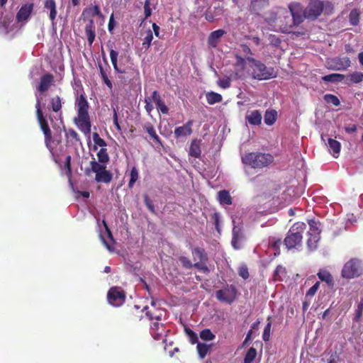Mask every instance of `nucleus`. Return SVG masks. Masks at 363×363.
Returning <instances> with one entry per match:
<instances>
[{
  "instance_id": "obj_17",
  "label": "nucleus",
  "mask_w": 363,
  "mask_h": 363,
  "mask_svg": "<svg viewBox=\"0 0 363 363\" xmlns=\"http://www.w3.org/2000/svg\"><path fill=\"white\" fill-rule=\"evenodd\" d=\"M226 33L223 29L211 32L208 38L207 43L209 47L215 48L219 44L220 38Z\"/></svg>"
},
{
  "instance_id": "obj_25",
  "label": "nucleus",
  "mask_w": 363,
  "mask_h": 363,
  "mask_svg": "<svg viewBox=\"0 0 363 363\" xmlns=\"http://www.w3.org/2000/svg\"><path fill=\"white\" fill-rule=\"evenodd\" d=\"M65 138L67 143L76 145L77 143H82L79 134L72 128L65 130Z\"/></svg>"
},
{
  "instance_id": "obj_5",
  "label": "nucleus",
  "mask_w": 363,
  "mask_h": 363,
  "mask_svg": "<svg viewBox=\"0 0 363 363\" xmlns=\"http://www.w3.org/2000/svg\"><path fill=\"white\" fill-rule=\"evenodd\" d=\"M247 60L252 68V77L258 80L268 79L274 77V69L267 68L264 64L255 59L247 57Z\"/></svg>"
},
{
  "instance_id": "obj_31",
  "label": "nucleus",
  "mask_w": 363,
  "mask_h": 363,
  "mask_svg": "<svg viewBox=\"0 0 363 363\" xmlns=\"http://www.w3.org/2000/svg\"><path fill=\"white\" fill-rule=\"evenodd\" d=\"M308 238L307 240V245L309 250H314L317 248L318 242L320 240V233H308Z\"/></svg>"
},
{
  "instance_id": "obj_3",
  "label": "nucleus",
  "mask_w": 363,
  "mask_h": 363,
  "mask_svg": "<svg viewBox=\"0 0 363 363\" xmlns=\"http://www.w3.org/2000/svg\"><path fill=\"white\" fill-rule=\"evenodd\" d=\"M274 160L272 154L261 152L246 153L242 157V163L253 169L267 167L274 162Z\"/></svg>"
},
{
  "instance_id": "obj_1",
  "label": "nucleus",
  "mask_w": 363,
  "mask_h": 363,
  "mask_svg": "<svg viewBox=\"0 0 363 363\" xmlns=\"http://www.w3.org/2000/svg\"><path fill=\"white\" fill-rule=\"evenodd\" d=\"M75 106L77 118L74 119V123L82 133L88 135L91 132V123L88 112L89 104L84 92L77 97Z\"/></svg>"
},
{
  "instance_id": "obj_50",
  "label": "nucleus",
  "mask_w": 363,
  "mask_h": 363,
  "mask_svg": "<svg viewBox=\"0 0 363 363\" xmlns=\"http://www.w3.org/2000/svg\"><path fill=\"white\" fill-rule=\"evenodd\" d=\"M351 82L358 84L363 81V73L360 72H355L349 75Z\"/></svg>"
},
{
  "instance_id": "obj_7",
  "label": "nucleus",
  "mask_w": 363,
  "mask_h": 363,
  "mask_svg": "<svg viewBox=\"0 0 363 363\" xmlns=\"http://www.w3.org/2000/svg\"><path fill=\"white\" fill-rule=\"evenodd\" d=\"M91 170L96 174L95 180L97 182L110 183L113 179L111 172L106 169V165L99 164L94 158L90 161Z\"/></svg>"
},
{
  "instance_id": "obj_26",
  "label": "nucleus",
  "mask_w": 363,
  "mask_h": 363,
  "mask_svg": "<svg viewBox=\"0 0 363 363\" xmlns=\"http://www.w3.org/2000/svg\"><path fill=\"white\" fill-rule=\"evenodd\" d=\"M44 8L50 11L49 18L52 22L57 16V6L55 0H46L44 4Z\"/></svg>"
},
{
  "instance_id": "obj_24",
  "label": "nucleus",
  "mask_w": 363,
  "mask_h": 363,
  "mask_svg": "<svg viewBox=\"0 0 363 363\" xmlns=\"http://www.w3.org/2000/svg\"><path fill=\"white\" fill-rule=\"evenodd\" d=\"M201 140L194 139L191 141L189 152L190 156L195 158H198L200 157L201 153Z\"/></svg>"
},
{
  "instance_id": "obj_49",
  "label": "nucleus",
  "mask_w": 363,
  "mask_h": 363,
  "mask_svg": "<svg viewBox=\"0 0 363 363\" xmlns=\"http://www.w3.org/2000/svg\"><path fill=\"white\" fill-rule=\"evenodd\" d=\"M265 21L269 25L273 23H279V18H277V13L274 11H270L267 16L264 18Z\"/></svg>"
},
{
  "instance_id": "obj_40",
  "label": "nucleus",
  "mask_w": 363,
  "mask_h": 363,
  "mask_svg": "<svg viewBox=\"0 0 363 363\" xmlns=\"http://www.w3.org/2000/svg\"><path fill=\"white\" fill-rule=\"evenodd\" d=\"M139 179V172L138 169L135 167H133L130 172V180L128 182V188L132 189L135 182Z\"/></svg>"
},
{
  "instance_id": "obj_10",
  "label": "nucleus",
  "mask_w": 363,
  "mask_h": 363,
  "mask_svg": "<svg viewBox=\"0 0 363 363\" xmlns=\"http://www.w3.org/2000/svg\"><path fill=\"white\" fill-rule=\"evenodd\" d=\"M237 290L233 285L227 286V287L216 291V297L223 303L231 304L236 298Z\"/></svg>"
},
{
  "instance_id": "obj_4",
  "label": "nucleus",
  "mask_w": 363,
  "mask_h": 363,
  "mask_svg": "<svg viewBox=\"0 0 363 363\" xmlns=\"http://www.w3.org/2000/svg\"><path fill=\"white\" fill-rule=\"evenodd\" d=\"M363 274V264L358 258H351L343 266L341 276L346 279L358 278Z\"/></svg>"
},
{
  "instance_id": "obj_56",
  "label": "nucleus",
  "mask_w": 363,
  "mask_h": 363,
  "mask_svg": "<svg viewBox=\"0 0 363 363\" xmlns=\"http://www.w3.org/2000/svg\"><path fill=\"white\" fill-rule=\"evenodd\" d=\"M217 84L222 89H228L231 85V79L228 77L219 79L217 82Z\"/></svg>"
},
{
  "instance_id": "obj_14",
  "label": "nucleus",
  "mask_w": 363,
  "mask_h": 363,
  "mask_svg": "<svg viewBox=\"0 0 363 363\" xmlns=\"http://www.w3.org/2000/svg\"><path fill=\"white\" fill-rule=\"evenodd\" d=\"M54 83V76L50 73H46L40 77L37 89L40 93H45Z\"/></svg>"
},
{
  "instance_id": "obj_54",
  "label": "nucleus",
  "mask_w": 363,
  "mask_h": 363,
  "mask_svg": "<svg viewBox=\"0 0 363 363\" xmlns=\"http://www.w3.org/2000/svg\"><path fill=\"white\" fill-rule=\"evenodd\" d=\"M363 311V301H360L358 303L357 308L355 310V315L354 318V321L358 323L360 321Z\"/></svg>"
},
{
  "instance_id": "obj_12",
  "label": "nucleus",
  "mask_w": 363,
  "mask_h": 363,
  "mask_svg": "<svg viewBox=\"0 0 363 363\" xmlns=\"http://www.w3.org/2000/svg\"><path fill=\"white\" fill-rule=\"evenodd\" d=\"M286 16V18L289 19V22H287L286 24H282L281 26L283 28V32L287 33L289 31L291 28H292L295 26L299 25L303 21V19L306 18L304 17V13H294L289 15V12L285 11H284Z\"/></svg>"
},
{
  "instance_id": "obj_20",
  "label": "nucleus",
  "mask_w": 363,
  "mask_h": 363,
  "mask_svg": "<svg viewBox=\"0 0 363 363\" xmlns=\"http://www.w3.org/2000/svg\"><path fill=\"white\" fill-rule=\"evenodd\" d=\"M85 34L90 46L92 45L96 37V27L93 19H88L84 28Z\"/></svg>"
},
{
  "instance_id": "obj_6",
  "label": "nucleus",
  "mask_w": 363,
  "mask_h": 363,
  "mask_svg": "<svg viewBox=\"0 0 363 363\" xmlns=\"http://www.w3.org/2000/svg\"><path fill=\"white\" fill-rule=\"evenodd\" d=\"M324 7L332 9L330 2L319 0H311L303 11L304 17L308 19L315 20L319 17L323 11Z\"/></svg>"
},
{
  "instance_id": "obj_36",
  "label": "nucleus",
  "mask_w": 363,
  "mask_h": 363,
  "mask_svg": "<svg viewBox=\"0 0 363 363\" xmlns=\"http://www.w3.org/2000/svg\"><path fill=\"white\" fill-rule=\"evenodd\" d=\"M360 13H361L359 11V10L357 9H354L351 10V11L350 12L348 18H349V22L352 26H356L359 24V19H360Z\"/></svg>"
},
{
  "instance_id": "obj_53",
  "label": "nucleus",
  "mask_w": 363,
  "mask_h": 363,
  "mask_svg": "<svg viewBox=\"0 0 363 363\" xmlns=\"http://www.w3.org/2000/svg\"><path fill=\"white\" fill-rule=\"evenodd\" d=\"M153 39L152 32L150 30H148L146 33V35L144 38L143 46L145 48V50H147L152 43V40Z\"/></svg>"
},
{
  "instance_id": "obj_62",
  "label": "nucleus",
  "mask_w": 363,
  "mask_h": 363,
  "mask_svg": "<svg viewBox=\"0 0 363 363\" xmlns=\"http://www.w3.org/2000/svg\"><path fill=\"white\" fill-rule=\"evenodd\" d=\"M269 43L273 46L278 47L281 44V40L276 35L270 34L268 37Z\"/></svg>"
},
{
  "instance_id": "obj_58",
  "label": "nucleus",
  "mask_w": 363,
  "mask_h": 363,
  "mask_svg": "<svg viewBox=\"0 0 363 363\" xmlns=\"http://www.w3.org/2000/svg\"><path fill=\"white\" fill-rule=\"evenodd\" d=\"M281 243V239H275V238H270L269 240V245L275 251H279Z\"/></svg>"
},
{
  "instance_id": "obj_48",
  "label": "nucleus",
  "mask_w": 363,
  "mask_h": 363,
  "mask_svg": "<svg viewBox=\"0 0 363 363\" xmlns=\"http://www.w3.org/2000/svg\"><path fill=\"white\" fill-rule=\"evenodd\" d=\"M200 337L205 341H210L214 340L216 335L211 331L210 329H203L200 332Z\"/></svg>"
},
{
  "instance_id": "obj_64",
  "label": "nucleus",
  "mask_w": 363,
  "mask_h": 363,
  "mask_svg": "<svg viewBox=\"0 0 363 363\" xmlns=\"http://www.w3.org/2000/svg\"><path fill=\"white\" fill-rule=\"evenodd\" d=\"M320 286V282L317 281L313 286H311L306 292V296H313L318 291Z\"/></svg>"
},
{
  "instance_id": "obj_41",
  "label": "nucleus",
  "mask_w": 363,
  "mask_h": 363,
  "mask_svg": "<svg viewBox=\"0 0 363 363\" xmlns=\"http://www.w3.org/2000/svg\"><path fill=\"white\" fill-rule=\"evenodd\" d=\"M196 349L200 358L203 359L209 352L211 345H208L205 343L198 342Z\"/></svg>"
},
{
  "instance_id": "obj_46",
  "label": "nucleus",
  "mask_w": 363,
  "mask_h": 363,
  "mask_svg": "<svg viewBox=\"0 0 363 363\" xmlns=\"http://www.w3.org/2000/svg\"><path fill=\"white\" fill-rule=\"evenodd\" d=\"M257 356V350L254 347H250L247 352L245 358L244 363H252Z\"/></svg>"
},
{
  "instance_id": "obj_44",
  "label": "nucleus",
  "mask_w": 363,
  "mask_h": 363,
  "mask_svg": "<svg viewBox=\"0 0 363 363\" xmlns=\"http://www.w3.org/2000/svg\"><path fill=\"white\" fill-rule=\"evenodd\" d=\"M147 309L148 307L145 306L142 309V311H146L145 315L149 318L150 320H155V322H160L162 320V314L160 311H157V313H151L150 311H148Z\"/></svg>"
},
{
  "instance_id": "obj_35",
  "label": "nucleus",
  "mask_w": 363,
  "mask_h": 363,
  "mask_svg": "<svg viewBox=\"0 0 363 363\" xmlns=\"http://www.w3.org/2000/svg\"><path fill=\"white\" fill-rule=\"evenodd\" d=\"M206 98L208 104L210 105L220 103L223 99V97L220 94L213 91L206 93Z\"/></svg>"
},
{
  "instance_id": "obj_27",
  "label": "nucleus",
  "mask_w": 363,
  "mask_h": 363,
  "mask_svg": "<svg viewBox=\"0 0 363 363\" xmlns=\"http://www.w3.org/2000/svg\"><path fill=\"white\" fill-rule=\"evenodd\" d=\"M118 52L117 51L114 50L111 48L110 49V58H111V61L113 65L114 71L116 73L124 74V73H125V70L124 69L121 68L118 65Z\"/></svg>"
},
{
  "instance_id": "obj_55",
  "label": "nucleus",
  "mask_w": 363,
  "mask_h": 363,
  "mask_svg": "<svg viewBox=\"0 0 363 363\" xmlns=\"http://www.w3.org/2000/svg\"><path fill=\"white\" fill-rule=\"evenodd\" d=\"M99 70H100V75L101 77L104 82L110 89H112L113 85L111 80L108 79L106 72L104 71L103 67L101 65H99Z\"/></svg>"
},
{
  "instance_id": "obj_15",
  "label": "nucleus",
  "mask_w": 363,
  "mask_h": 363,
  "mask_svg": "<svg viewBox=\"0 0 363 363\" xmlns=\"http://www.w3.org/2000/svg\"><path fill=\"white\" fill-rule=\"evenodd\" d=\"M193 124L194 121L189 120L184 125L176 128L174 131L175 138H179L191 135Z\"/></svg>"
},
{
  "instance_id": "obj_34",
  "label": "nucleus",
  "mask_w": 363,
  "mask_h": 363,
  "mask_svg": "<svg viewBox=\"0 0 363 363\" xmlns=\"http://www.w3.org/2000/svg\"><path fill=\"white\" fill-rule=\"evenodd\" d=\"M345 78V76L342 74L333 73L330 74L322 77V80L325 82L337 83L342 82Z\"/></svg>"
},
{
  "instance_id": "obj_23",
  "label": "nucleus",
  "mask_w": 363,
  "mask_h": 363,
  "mask_svg": "<svg viewBox=\"0 0 363 363\" xmlns=\"http://www.w3.org/2000/svg\"><path fill=\"white\" fill-rule=\"evenodd\" d=\"M96 16H101L100 7L98 5H94L91 7L84 9L82 13V16L84 21H88V19H92V18Z\"/></svg>"
},
{
  "instance_id": "obj_33",
  "label": "nucleus",
  "mask_w": 363,
  "mask_h": 363,
  "mask_svg": "<svg viewBox=\"0 0 363 363\" xmlns=\"http://www.w3.org/2000/svg\"><path fill=\"white\" fill-rule=\"evenodd\" d=\"M318 277L322 281L325 282L329 286H333L334 280L331 274L329 272L326 270H320L318 273Z\"/></svg>"
},
{
  "instance_id": "obj_60",
  "label": "nucleus",
  "mask_w": 363,
  "mask_h": 363,
  "mask_svg": "<svg viewBox=\"0 0 363 363\" xmlns=\"http://www.w3.org/2000/svg\"><path fill=\"white\" fill-rule=\"evenodd\" d=\"M283 273H285V268H284L281 265H278L274 272V274H273L274 279L275 281H281V278L280 277V274H283Z\"/></svg>"
},
{
  "instance_id": "obj_39",
  "label": "nucleus",
  "mask_w": 363,
  "mask_h": 363,
  "mask_svg": "<svg viewBox=\"0 0 363 363\" xmlns=\"http://www.w3.org/2000/svg\"><path fill=\"white\" fill-rule=\"evenodd\" d=\"M277 113L275 110L267 111L264 114V123L272 125L277 120Z\"/></svg>"
},
{
  "instance_id": "obj_21",
  "label": "nucleus",
  "mask_w": 363,
  "mask_h": 363,
  "mask_svg": "<svg viewBox=\"0 0 363 363\" xmlns=\"http://www.w3.org/2000/svg\"><path fill=\"white\" fill-rule=\"evenodd\" d=\"M143 129L147 133H148L149 136H150V140H152L153 142L157 144V145H162V141H161V139L160 138V137L158 136V135L156 133V131H155V127L154 125L150 123V122H147L145 123L143 126Z\"/></svg>"
},
{
  "instance_id": "obj_37",
  "label": "nucleus",
  "mask_w": 363,
  "mask_h": 363,
  "mask_svg": "<svg viewBox=\"0 0 363 363\" xmlns=\"http://www.w3.org/2000/svg\"><path fill=\"white\" fill-rule=\"evenodd\" d=\"M242 238V234L239 228L236 227L233 228V238L231 240L232 245L235 249H240V247L237 244Z\"/></svg>"
},
{
  "instance_id": "obj_8",
  "label": "nucleus",
  "mask_w": 363,
  "mask_h": 363,
  "mask_svg": "<svg viewBox=\"0 0 363 363\" xmlns=\"http://www.w3.org/2000/svg\"><path fill=\"white\" fill-rule=\"evenodd\" d=\"M35 108L38 122L40 125L41 130L43 131L45 135V145L47 147H48L52 142V132L48 125L46 118L44 117L43 112L40 106V101L39 99L37 100Z\"/></svg>"
},
{
  "instance_id": "obj_13",
  "label": "nucleus",
  "mask_w": 363,
  "mask_h": 363,
  "mask_svg": "<svg viewBox=\"0 0 363 363\" xmlns=\"http://www.w3.org/2000/svg\"><path fill=\"white\" fill-rule=\"evenodd\" d=\"M150 334L156 340H165L166 330L164 324L160 322H153L150 325Z\"/></svg>"
},
{
  "instance_id": "obj_51",
  "label": "nucleus",
  "mask_w": 363,
  "mask_h": 363,
  "mask_svg": "<svg viewBox=\"0 0 363 363\" xmlns=\"http://www.w3.org/2000/svg\"><path fill=\"white\" fill-rule=\"evenodd\" d=\"M271 318L268 317L267 320L268 323L264 327L263 335H262V339L264 341L267 342L269 340L270 338V331H271V327H272V322L270 320Z\"/></svg>"
},
{
  "instance_id": "obj_18",
  "label": "nucleus",
  "mask_w": 363,
  "mask_h": 363,
  "mask_svg": "<svg viewBox=\"0 0 363 363\" xmlns=\"http://www.w3.org/2000/svg\"><path fill=\"white\" fill-rule=\"evenodd\" d=\"M34 4L33 3L26 4L23 5L16 14V19L18 21H23L27 20L33 10Z\"/></svg>"
},
{
  "instance_id": "obj_32",
  "label": "nucleus",
  "mask_w": 363,
  "mask_h": 363,
  "mask_svg": "<svg viewBox=\"0 0 363 363\" xmlns=\"http://www.w3.org/2000/svg\"><path fill=\"white\" fill-rule=\"evenodd\" d=\"M50 104L52 111L58 113L61 111L62 107V99L59 96H55L50 98Z\"/></svg>"
},
{
  "instance_id": "obj_16",
  "label": "nucleus",
  "mask_w": 363,
  "mask_h": 363,
  "mask_svg": "<svg viewBox=\"0 0 363 363\" xmlns=\"http://www.w3.org/2000/svg\"><path fill=\"white\" fill-rule=\"evenodd\" d=\"M269 5V0H250L249 10L252 13L257 15L259 12L268 7Z\"/></svg>"
},
{
  "instance_id": "obj_57",
  "label": "nucleus",
  "mask_w": 363,
  "mask_h": 363,
  "mask_svg": "<svg viewBox=\"0 0 363 363\" xmlns=\"http://www.w3.org/2000/svg\"><path fill=\"white\" fill-rule=\"evenodd\" d=\"M179 260L181 262L182 267L185 269H191L194 267V264L191 262V260L184 256H180L179 257Z\"/></svg>"
},
{
  "instance_id": "obj_43",
  "label": "nucleus",
  "mask_w": 363,
  "mask_h": 363,
  "mask_svg": "<svg viewBox=\"0 0 363 363\" xmlns=\"http://www.w3.org/2000/svg\"><path fill=\"white\" fill-rule=\"evenodd\" d=\"M93 140L94 143V146L93 147L94 150H96L99 147H101V148H105V147L107 145L106 141L101 138L99 133L95 132L93 133Z\"/></svg>"
},
{
  "instance_id": "obj_59",
  "label": "nucleus",
  "mask_w": 363,
  "mask_h": 363,
  "mask_svg": "<svg viewBox=\"0 0 363 363\" xmlns=\"http://www.w3.org/2000/svg\"><path fill=\"white\" fill-rule=\"evenodd\" d=\"M144 203L146 207L152 213H155V208L153 201L149 198L147 194L144 195Z\"/></svg>"
},
{
  "instance_id": "obj_2",
  "label": "nucleus",
  "mask_w": 363,
  "mask_h": 363,
  "mask_svg": "<svg viewBox=\"0 0 363 363\" xmlns=\"http://www.w3.org/2000/svg\"><path fill=\"white\" fill-rule=\"evenodd\" d=\"M306 229V224L303 222L293 224L284 240V244L288 250L298 249L301 247L303 234Z\"/></svg>"
},
{
  "instance_id": "obj_45",
  "label": "nucleus",
  "mask_w": 363,
  "mask_h": 363,
  "mask_svg": "<svg viewBox=\"0 0 363 363\" xmlns=\"http://www.w3.org/2000/svg\"><path fill=\"white\" fill-rule=\"evenodd\" d=\"M184 332H185L186 335H187L189 342L192 345H194V344L199 342V337H198L197 334L195 332H194L191 328H189L188 327H185Z\"/></svg>"
},
{
  "instance_id": "obj_47",
  "label": "nucleus",
  "mask_w": 363,
  "mask_h": 363,
  "mask_svg": "<svg viewBox=\"0 0 363 363\" xmlns=\"http://www.w3.org/2000/svg\"><path fill=\"white\" fill-rule=\"evenodd\" d=\"M289 9L290 11V13H289V15L303 12L301 4L298 2H292L289 4Z\"/></svg>"
},
{
  "instance_id": "obj_52",
  "label": "nucleus",
  "mask_w": 363,
  "mask_h": 363,
  "mask_svg": "<svg viewBox=\"0 0 363 363\" xmlns=\"http://www.w3.org/2000/svg\"><path fill=\"white\" fill-rule=\"evenodd\" d=\"M324 100L327 103L332 104L335 106H338L340 104V101L339 99L333 94H325L324 96Z\"/></svg>"
},
{
  "instance_id": "obj_63",
  "label": "nucleus",
  "mask_w": 363,
  "mask_h": 363,
  "mask_svg": "<svg viewBox=\"0 0 363 363\" xmlns=\"http://www.w3.org/2000/svg\"><path fill=\"white\" fill-rule=\"evenodd\" d=\"M71 160L72 157L70 155H67L65 162V168L66 169V173L69 177L72 176V167H71Z\"/></svg>"
},
{
  "instance_id": "obj_9",
  "label": "nucleus",
  "mask_w": 363,
  "mask_h": 363,
  "mask_svg": "<svg viewBox=\"0 0 363 363\" xmlns=\"http://www.w3.org/2000/svg\"><path fill=\"white\" fill-rule=\"evenodd\" d=\"M192 256L194 259L199 260L194 264L195 268L198 270L208 274L210 272V269L206 265V262L208 260V255L203 247H196L191 250Z\"/></svg>"
},
{
  "instance_id": "obj_61",
  "label": "nucleus",
  "mask_w": 363,
  "mask_h": 363,
  "mask_svg": "<svg viewBox=\"0 0 363 363\" xmlns=\"http://www.w3.org/2000/svg\"><path fill=\"white\" fill-rule=\"evenodd\" d=\"M308 224L310 226V230L308 232V233H320V230H319L318 222H316L315 220L312 219V220H308Z\"/></svg>"
},
{
  "instance_id": "obj_19",
  "label": "nucleus",
  "mask_w": 363,
  "mask_h": 363,
  "mask_svg": "<svg viewBox=\"0 0 363 363\" xmlns=\"http://www.w3.org/2000/svg\"><path fill=\"white\" fill-rule=\"evenodd\" d=\"M246 61L247 57L244 59L243 57L236 55V62L234 65L235 72L234 74V78L236 79H242L244 76L242 72L245 70L246 67Z\"/></svg>"
},
{
  "instance_id": "obj_38",
  "label": "nucleus",
  "mask_w": 363,
  "mask_h": 363,
  "mask_svg": "<svg viewBox=\"0 0 363 363\" xmlns=\"http://www.w3.org/2000/svg\"><path fill=\"white\" fill-rule=\"evenodd\" d=\"M98 163L106 165L109 162L110 157L106 148H101L97 152Z\"/></svg>"
},
{
  "instance_id": "obj_11",
  "label": "nucleus",
  "mask_w": 363,
  "mask_h": 363,
  "mask_svg": "<svg viewBox=\"0 0 363 363\" xmlns=\"http://www.w3.org/2000/svg\"><path fill=\"white\" fill-rule=\"evenodd\" d=\"M107 298L110 304L119 306L124 303L125 294L120 287H111L108 292Z\"/></svg>"
},
{
  "instance_id": "obj_42",
  "label": "nucleus",
  "mask_w": 363,
  "mask_h": 363,
  "mask_svg": "<svg viewBox=\"0 0 363 363\" xmlns=\"http://www.w3.org/2000/svg\"><path fill=\"white\" fill-rule=\"evenodd\" d=\"M336 64L338 65L337 70L346 69L350 66L351 61L348 57H340L336 60Z\"/></svg>"
},
{
  "instance_id": "obj_22",
  "label": "nucleus",
  "mask_w": 363,
  "mask_h": 363,
  "mask_svg": "<svg viewBox=\"0 0 363 363\" xmlns=\"http://www.w3.org/2000/svg\"><path fill=\"white\" fill-rule=\"evenodd\" d=\"M321 361L324 363H340L341 358L337 352L330 350L324 352Z\"/></svg>"
},
{
  "instance_id": "obj_28",
  "label": "nucleus",
  "mask_w": 363,
  "mask_h": 363,
  "mask_svg": "<svg viewBox=\"0 0 363 363\" xmlns=\"http://www.w3.org/2000/svg\"><path fill=\"white\" fill-rule=\"evenodd\" d=\"M246 120L251 125H258L262 122V115L258 110L252 111L250 114L246 115Z\"/></svg>"
},
{
  "instance_id": "obj_29",
  "label": "nucleus",
  "mask_w": 363,
  "mask_h": 363,
  "mask_svg": "<svg viewBox=\"0 0 363 363\" xmlns=\"http://www.w3.org/2000/svg\"><path fill=\"white\" fill-rule=\"evenodd\" d=\"M328 146L330 151H332L331 153L333 156L335 158H337L339 157L341 149L340 143L335 139L329 138L328 141Z\"/></svg>"
},
{
  "instance_id": "obj_30",
  "label": "nucleus",
  "mask_w": 363,
  "mask_h": 363,
  "mask_svg": "<svg viewBox=\"0 0 363 363\" xmlns=\"http://www.w3.org/2000/svg\"><path fill=\"white\" fill-rule=\"evenodd\" d=\"M218 200L220 204L231 205L233 199L227 190H221L218 192Z\"/></svg>"
}]
</instances>
